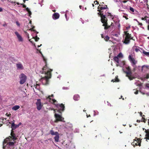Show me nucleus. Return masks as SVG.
Returning <instances> with one entry per match:
<instances>
[{"label": "nucleus", "instance_id": "f257e3e1", "mask_svg": "<svg viewBox=\"0 0 149 149\" xmlns=\"http://www.w3.org/2000/svg\"><path fill=\"white\" fill-rule=\"evenodd\" d=\"M39 50L40 53L42 55L43 61L45 63V65L42 68V70L40 72L41 73H45L46 75L41 79V81L43 85H47L49 83V79L50 78L52 77L51 72L53 70L48 68L47 66L46 59L43 56L40 50Z\"/></svg>", "mask_w": 149, "mask_h": 149}, {"label": "nucleus", "instance_id": "f03ea898", "mask_svg": "<svg viewBox=\"0 0 149 149\" xmlns=\"http://www.w3.org/2000/svg\"><path fill=\"white\" fill-rule=\"evenodd\" d=\"M106 15L105 13H103V11L102 12V15L101 16V21L102 23V26H104V29H107L111 27V26H112L113 23H111L110 25H108L107 21L108 19L106 17Z\"/></svg>", "mask_w": 149, "mask_h": 149}, {"label": "nucleus", "instance_id": "7ed1b4c3", "mask_svg": "<svg viewBox=\"0 0 149 149\" xmlns=\"http://www.w3.org/2000/svg\"><path fill=\"white\" fill-rule=\"evenodd\" d=\"M124 33L125 34L123 37L125 38L123 39L122 42L124 43L128 44L130 43V40L133 39V37H132L131 34L129 33L128 31H124Z\"/></svg>", "mask_w": 149, "mask_h": 149}, {"label": "nucleus", "instance_id": "20e7f679", "mask_svg": "<svg viewBox=\"0 0 149 149\" xmlns=\"http://www.w3.org/2000/svg\"><path fill=\"white\" fill-rule=\"evenodd\" d=\"M10 135H11V136H9L8 138L4 140V142H7V140H12V139H13L14 141H15V140L17 139V138L16 137L14 133V131H13V130H12V129Z\"/></svg>", "mask_w": 149, "mask_h": 149}, {"label": "nucleus", "instance_id": "39448f33", "mask_svg": "<svg viewBox=\"0 0 149 149\" xmlns=\"http://www.w3.org/2000/svg\"><path fill=\"white\" fill-rule=\"evenodd\" d=\"M101 6V4H100L98 7L97 8L98 9L97 11L99 12L98 13V15H100V16L101 19H102V16L103 11H102V10H103V9H109V8H108L107 6V5H106L105 7H100Z\"/></svg>", "mask_w": 149, "mask_h": 149}, {"label": "nucleus", "instance_id": "423d86ee", "mask_svg": "<svg viewBox=\"0 0 149 149\" xmlns=\"http://www.w3.org/2000/svg\"><path fill=\"white\" fill-rule=\"evenodd\" d=\"M19 78L20 79L19 81L20 84H23L26 82L27 77L25 74H21L19 76Z\"/></svg>", "mask_w": 149, "mask_h": 149}, {"label": "nucleus", "instance_id": "0eeeda50", "mask_svg": "<svg viewBox=\"0 0 149 149\" xmlns=\"http://www.w3.org/2000/svg\"><path fill=\"white\" fill-rule=\"evenodd\" d=\"M50 133L51 135H55V136L54 137L55 140L56 142H58L59 139V134L58 132H54L53 130H51L50 131Z\"/></svg>", "mask_w": 149, "mask_h": 149}, {"label": "nucleus", "instance_id": "6e6552de", "mask_svg": "<svg viewBox=\"0 0 149 149\" xmlns=\"http://www.w3.org/2000/svg\"><path fill=\"white\" fill-rule=\"evenodd\" d=\"M128 59L130 61V62L132 64V65L133 66H134L136 64L137 62V61H136L134 57V56L133 55H130L128 56Z\"/></svg>", "mask_w": 149, "mask_h": 149}, {"label": "nucleus", "instance_id": "1a4fd4ad", "mask_svg": "<svg viewBox=\"0 0 149 149\" xmlns=\"http://www.w3.org/2000/svg\"><path fill=\"white\" fill-rule=\"evenodd\" d=\"M55 116L56 118L55 122H58V121H63L64 120L63 117H62L61 115H59L58 114H55Z\"/></svg>", "mask_w": 149, "mask_h": 149}, {"label": "nucleus", "instance_id": "9d476101", "mask_svg": "<svg viewBox=\"0 0 149 149\" xmlns=\"http://www.w3.org/2000/svg\"><path fill=\"white\" fill-rule=\"evenodd\" d=\"M56 107L58 109V111L59 112H61V111H63L65 110V106L64 104H56Z\"/></svg>", "mask_w": 149, "mask_h": 149}, {"label": "nucleus", "instance_id": "9b49d317", "mask_svg": "<svg viewBox=\"0 0 149 149\" xmlns=\"http://www.w3.org/2000/svg\"><path fill=\"white\" fill-rule=\"evenodd\" d=\"M124 72L126 73V76L128 77L130 80H132V79L135 78V77H132V72L131 68H130V70L129 72Z\"/></svg>", "mask_w": 149, "mask_h": 149}, {"label": "nucleus", "instance_id": "f8f14e48", "mask_svg": "<svg viewBox=\"0 0 149 149\" xmlns=\"http://www.w3.org/2000/svg\"><path fill=\"white\" fill-rule=\"evenodd\" d=\"M36 104L37 105V109L38 110H40L41 109L43 105L41 103L40 99H38L36 103Z\"/></svg>", "mask_w": 149, "mask_h": 149}, {"label": "nucleus", "instance_id": "ddd939ff", "mask_svg": "<svg viewBox=\"0 0 149 149\" xmlns=\"http://www.w3.org/2000/svg\"><path fill=\"white\" fill-rule=\"evenodd\" d=\"M141 139L140 140V138H137L136 137L134 140L133 143H134L135 141L136 142V143H135V145H136V146L139 145V146H141Z\"/></svg>", "mask_w": 149, "mask_h": 149}, {"label": "nucleus", "instance_id": "4468645a", "mask_svg": "<svg viewBox=\"0 0 149 149\" xmlns=\"http://www.w3.org/2000/svg\"><path fill=\"white\" fill-rule=\"evenodd\" d=\"M16 66L17 69H23L24 68L22 64L20 63L16 64Z\"/></svg>", "mask_w": 149, "mask_h": 149}, {"label": "nucleus", "instance_id": "2eb2a0df", "mask_svg": "<svg viewBox=\"0 0 149 149\" xmlns=\"http://www.w3.org/2000/svg\"><path fill=\"white\" fill-rule=\"evenodd\" d=\"M15 34H16V36H17L19 41H22L23 40V39L22 37L20 35L18 32H15Z\"/></svg>", "mask_w": 149, "mask_h": 149}, {"label": "nucleus", "instance_id": "dca6fc26", "mask_svg": "<svg viewBox=\"0 0 149 149\" xmlns=\"http://www.w3.org/2000/svg\"><path fill=\"white\" fill-rule=\"evenodd\" d=\"M60 17V15L58 13H54L53 15V18L54 19H57Z\"/></svg>", "mask_w": 149, "mask_h": 149}, {"label": "nucleus", "instance_id": "f3484780", "mask_svg": "<svg viewBox=\"0 0 149 149\" xmlns=\"http://www.w3.org/2000/svg\"><path fill=\"white\" fill-rule=\"evenodd\" d=\"M145 132L146 133V137L145 138H146V141H147V139H149V129L145 130Z\"/></svg>", "mask_w": 149, "mask_h": 149}, {"label": "nucleus", "instance_id": "a211bd4d", "mask_svg": "<svg viewBox=\"0 0 149 149\" xmlns=\"http://www.w3.org/2000/svg\"><path fill=\"white\" fill-rule=\"evenodd\" d=\"M18 125H16L15 123V122H13V123H12V125H11V127L12 129V130H15V128H17V127H18Z\"/></svg>", "mask_w": 149, "mask_h": 149}, {"label": "nucleus", "instance_id": "6ab92c4d", "mask_svg": "<svg viewBox=\"0 0 149 149\" xmlns=\"http://www.w3.org/2000/svg\"><path fill=\"white\" fill-rule=\"evenodd\" d=\"M105 13L106 14V15L108 16H110L111 18H112V19H113V17L111 14V13H109L108 11H107V10L105 11Z\"/></svg>", "mask_w": 149, "mask_h": 149}, {"label": "nucleus", "instance_id": "aec40b11", "mask_svg": "<svg viewBox=\"0 0 149 149\" xmlns=\"http://www.w3.org/2000/svg\"><path fill=\"white\" fill-rule=\"evenodd\" d=\"M73 99L75 100H78L80 99V96L79 95H74L73 97Z\"/></svg>", "mask_w": 149, "mask_h": 149}, {"label": "nucleus", "instance_id": "412c9836", "mask_svg": "<svg viewBox=\"0 0 149 149\" xmlns=\"http://www.w3.org/2000/svg\"><path fill=\"white\" fill-rule=\"evenodd\" d=\"M6 143L9 146H13L15 145V143L13 141H7Z\"/></svg>", "mask_w": 149, "mask_h": 149}, {"label": "nucleus", "instance_id": "4be33fe9", "mask_svg": "<svg viewBox=\"0 0 149 149\" xmlns=\"http://www.w3.org/2000/svg\"><path fill=\"white\" fill-rule=\"evenodd\" d=\"M113 59L115 61H116V63H119V58L118 56V55L117 56H115L113 58Z\"/></svg>", "mask_w": 149, "mask_h": 149}, {"label": "nucleus", "instance_id": "5701e85b", "mask_svg": "<svg viewBox=\"0 0 149 149\" xmlns=\"http://www.w3.org/2000/svg\"><path fill=\"white\" fill-rule=\"evenodd\" d=\"M111 81L112 82H119V80L118 78V76H116L115 79H112Z\"/></svg>", "mask_w": 149, "mask_h": 149}, {"label": "nucleus", "instance_id": "b1692460", "mask_svg": "<svg viewBox=\"0 0 149 149\" xmlns=\"http://www.w3.org/2000/svg\"><path fill=\"white\" fill-rule=\"evenodd\" d=\"M19 108L20 106H15L13 107L12 109L14 110H17V109H19Z\"/></svg>", "mask_w": 149, "mask_h": 149}, {"label": "nucleus", "instance_id": "393cba45", "mask_svg": "<svg viewBox=\"0 0 149 149\" xmlns=\"http://www.w3.org/2000/svg\"><path fill=\"white\" fill-rule=\"evenodd\" d=\"M142 119L143 120H141V122H143L144 123H146V120L145 118V115H143V114Z\"/></svg>", "mask_w": 149, "mask_h": 149}, {"label": "nucleus", "instance_id": "a878e982", "mask_svg": "<svg viewBox=\"0 0 149 149\" xmlns=\"http://www.w3.org/2000/svg\"><path fill=\"white\" fill-rule=\"evenodd\" d=\"M35 87L37 89V90H40V86L39 84H37V83L36 85H35Z\"/></svg>", "mask_w": 149, "mask_h": 149}, {"label": "nucleus", "instance_id": "bb28decb", "mask_svg": "<svg viewBox=\"0 0 149 149\" xmlns=\"http://www.w3.org/2000/svg\"><path fill=\"white\" fill-rule=\"evenodd\" d=\"M33 38H34L36 41H38L39 40L40 38L38 37V36L36 35L35 37H33Z\"/></svg>", "mask_w": 149, "mask_h": 149}, {"label": "nucleus", "instance_id": "cd10ccee", "mask_svg": "<svg viewBox=\"0 0 149 149\" xmlns=\"http://www.w3.org/2000/svg\"><path fill=\"white\" fill-rule=\"evenodd\" d=\"M110 38V37H109L108 36H106L104 38V40L106 41H108L109 40V39Z\"/></svg>", "mask_w": 149, "mask_h": 149}, {"label": "nucleus", "instance_id": "c85d7f7f", "mask_svg": "<svg viewBox=\"0 0 149 149\" xmlns=\"http://www.w3.org/2000/svg\"><path fill=\"white\" fill-rule=\"evenodd\" d=\"M35 28V26H33V27L32 28V29H30V30H31V31H35L37 34V33H38V32H37V31H36V30H35V29H34V28Z\"/></svg>", "mask_w": 149, "mask_h": 149}, {"label": "nucleus", "instance_id": "c756f323", "mask_svg": "<svg viewBox=\"0 0 149 149\" xmlns=\"http://www.w3.org/2000/svg\"><path fill=\"white\" fill-rule=\"evenodd\" d=\"M143 53L145 54V55H146L147 56H149V52H146L145 51H143Z\"/></svg>", "mask_w": 149, "mask_h": 149}, {"label": "nucleus", "instance_id": "7c9ffc66", "mask_svg": "<svg viewBox=\"0 0 149 149\" xmlns=\"http://www.w3.org/2000/svg\"><path fill=\"white\" fill-rule=\"evenodd\" d=\"M53 102L54 103V104L56 106V104H57V102L56 100L55 99H53L52 100Z\"/></svg>", "mask_w": 149, "mask_h": 149}, {"label": "nucleus", "instance_id": "2f4dec72", "mask_svg": "<svg viewBox=\"0 0 149 149\" xmlns=\"http://www.w3.org/2000/svg\"><path fill=\"white\" fill-rule=\"evenodd\" d=\"M130 11H131L132 12H134V8H133L131 6H130Z\"/></svg>", "mask_w": 149, "mask_h": 149}, {"label": "nucleus", "instance_id": "473e14b6", "mask_svg": "<svg viewBox=\"0 0 149 149\" xmlns=\"http://www.w3.org/2000/svg\"><path fill=\"white\" fill-rule=\"evenodd\" d=\"M118 57H123V54L121 53H119L118 55Z\"/></svg>", "mask_w": 149, "mask_h": 149}, {"label": "nucleus", "instance_id": "72a5a7b5", "mask_svg": "<svg viewBox=\"0 0 149 149\" xmlns=\"http://www.w3.org/2000/svg\"><path fill=\"white\" fill-rule=\"evenodd\" d=\"M126 68L127 70V71H129L130 69V67H129V66H128V67H126Z\"/></svg>", "mask_w": 149, "mask_h": 149}, {"label": "nucleus", "instance_id": "f704fd0d", "mask_svg": "<svg viewBox=\"0 0 149 149\" xmlns=\"http://www.w3.org/2000/svg\"><path fill=\"white\" fill-rule=\"evenodd\" d=\"M28 13L29 16H30L31 15V11H30L29 9V11L28 12Z\"/></svg>", "mask_w": 149, "mask_h": 149}, {"label": "nucleus", "instance_id": "c9c22d12", "mask_svg": "<svg viewBox=\"0 0 149 149\" xmlns=\"http://www.w3.org/2000/svg\"><path fill=\"white\" fill-rule=\"evenodd\" d=\"M102 3L101 5V6L100 7H106L105 5L104 6V5H103V4H104V2H102V3Z\"/></svg>", "mask_w": 149, "mask_h": 149}, {"label": "nucleus", "instance_id": "e433bc0d", "mask_svg": "<svg viewBox=\"0 0 149 149\" xmlns=\"http://www.w3.org/2000/svg\"><path fill=\"white\" fill-rule=\"evenodd\" d=\"M135 51L136 52H139V51H140V50L139 49V48H136L135 49Z\"/></svg>", "mask_w": 149, "mask_h": 149}, {"label": "nucleus", "instance_id": "4c0bfd02", "mask_svg": "<svg viewBox=\"0 0 149 149\" xmlns=\"http://www.w3.org/2000/svg\"><path fill=\"white\" fill-rule=\"evenodd\" d=\"M146 77L147 79L149 78V74H147Z\"/></svg>", "mask_w": 149, "mask_h": 149}, {"label": "nucleus", "instance_id": "58836bf2", "mask_svg": "<svg viewBox=\"0 0 149 149\" xmlns=\"http://www.w3.org/2000/svg\"><path fill=\"white\" fill-rule=\"evenodd\" d=\"M138 23L139 25L140 26H142L143 25L142 23H140L139 22V21H138Z\"/></svg>", "mask_w": 149, "mask_h": 149}, {"label": "nucleus", "instance_id": "ea45409f", "mask_svg": "<svg viewBox=\"0 0 149 149\" xmlns=\"http://www.w3.org/2000/svg\"><path fill=\"white\" fill-rule=\"evenodd\" d=\"M54 95L53 94H52L51 96H49L48 97V98L49 99V100H51V96H53Z\"/></svg>", "mask_w": 149, "mask_h": 149}, {"label": "nucleus", "instance_id": "a19ab883", "mask_svg": "<svg viewBox=\"0 0 149 149\" xmlns=\"http://www.w3.org/2000/svg\"><path fill=\"white\" fill-rule=\"evenodd\" d=\"M96 2L97 4H98L99 3V2H98L97 1H95L94 2V3H95Z\"/></svg>", "mask_w": 149, "mask_h": 149}, {"label": "nucleus", "instance_id": "79ce46f5", "mask_svg": "<svg viewBox=\"0 0 149 149\" xmlns=\"http://www.w3.org/2000/svg\"><path fill=\"white\" fill-rule=\"evenodd\" d=\"M21 4L22 5V7L24 8H26V6L24 4H22V3H21Z\"/></svg>", "mask_w": 149, "mask_h": 149}, {"label": "nucleus", "instance_id": "37998d69", "mask_svg": "<svg viewBox=\"0 0 149 149\" xmlns=\"http://www.w3.org/2000/svg\"><path fill=\"white\" fill-rule=\"evenodd\" d=\"M127 16L126 15H123V17L124 18H125L126 19H128V18L127 17Z\"/></svg>", "mask_w": 149, "mask_h": 149}, {"label": "nucleus", "instance_id": "c03bdc74", "mask_svg": "<svg viewBox=\"0 0 149 149\" xmlns=\"http://www.w3.org/2000/svg\"><path fill=\"white\" fill-rule=\"evenodd\" d=\"M16 23L17 24V25L18 26H20V24H19V23L18 22V21H17L16 22Z\"/></svg>", "mask_w": 149, "mask_h": 149}, {"label": "nucleus", "instance_id": "a18cd8bd", "mask_svg": "<svg viewBox=\"0 0 149 149\" xmlns=\"http://www.w3.org/2000/svg\"><path fill=\"white\" fill-rule=\"evenodd\" d=\"M146 17H144H144H142V18H141V19H142V20H146V21H147V19H146Z\"/></svg>", "mask_w": 149, "mask_h": 149}, {"label": "nucleus", "instance_id": "49530a36", "mask_svg": "<svg viewBox=\"0 0 149 149\" xmlns=\"http://www.w3.org/2000/svg\"><path fill=\"white\" fill-rule=\"evenodd\" d=\"M26 10L28 12V13H29V8H26Z\"/></svg>", "mask_w": 149, "mask_h": 149}, {"label": "nucleus", "instance_id": "de8ad7c7", "mask_svg": "<svg viewBox=\"0 0 149 149\" xmlns=\"http://www.w3.org/2000/svg\"><path fill=\"white\" fill-rule=\"evenodd\" d=\"M139 113L140 115V116H141L142 117V115H143L142 112H141V111H140V112H139Z\"/></svg>", "mask_w": 149, "mask_h": 149}, {"label": "nucleus", "instance_id": "09e8293b", "mask_svg": "<svg viewBox=\"0 0 149 149\" xmlns=\"http://www.w3.org/2000/svg\"><path fill=\"white\" fill-rule=\"evenodd\" d=\"M29 41L30 42L32 43H33V40H32V39H30V40H29Z\"/></svg>", "mask_w": 149, "mask_h": 149}, {"label": "nucleus", "instance_id": "8fccbe9b", "mask_svg": "<svg viewBox=\"0 0 149 149\" xmlns=\"http://www.w3.org/2000/svg\"><path fill=\"white\" fill-rule=\"evenodd\" d=\"M127 1H126V0H124V1H122V2H123L124 3H126V2H127Z\"/></svg>", "mask_w": 149, "mask_h": 149}, {"label": "nucleus", "instance_id": "3c124183", "mask_svg": "<svg viewBox=\"0 0 149 149\" xmlns=\"http://www.w3.org/2000/svg\"><path fill=\"white\" fill-rule=\"evenodd\" d=\"M138 93V90H137V91H136V92H134V93L135 94H137V93Z\"/></svg>", "mask_w": 149, "mask_h": 149}, {"label": "nucleus", "instance_id": "603ef678", "mask_svg": "<svg viewBox=\"0 0 149 149\" xmlns=\"http://www.w3.org/2000/svg\"><path fill=\"white\" fill-rule=\"evenodd\" d=\"M101 35L102 38H104V36L103 35V34H101Z\"/></svg>", "mask_w": 149, "mask_h": 149}, {"label": "nucleus", "instance_id": "864d4df0", "mask_svg": "<svg viewBox=\"0 0 149 149\" xmlns=\"http://www.w3.org/2000/svg\"><path fill=\"white\" fill-rule=\"evenodd\" d=\"M21 122H20L18 124V127H19V126L20 125H21Z\"/></svg>", "mask_w": 149, "mask_h": 149}, {"label": "nucleus", "instance_id": "5fc2aeb1", "mask_svg": "<svg viewBox=\"0 0 149 149\" xmlns=\"http://www.w3.org/2000/svg\"><path fill=\"white\" fill-rule=\"evenodd\" d=\"M3 11V8H0V12L2 11Z\"/></svg>", "mask_w": 149, "mask_h": 149}, {"label": "nucleus", "instance_id": "6e6d98bb", "mask_svg": "<svg viewBox=\"0 0 149 149\" xmlns=\"http://www.w3.org/2000/svg\"><path fill=\"white\" fill-rule=\"evenodd\" d=\"M3 26H7V24L5 23V24H3Z\"/></svg>", "mask_w": 149, "mask_h": 149}, {"label": "nucleus", "instance_id": "4d7b16f0", "mask_svg": "<svg viewBox=\"0 0 149 149\" xmlns=\"http://www.w3.org/2000/svg\"><path fill=\"white\" fill-rule=\"evenodd\" d=\"M145 66H142V69H141V70L142 71L143 70V68H144V67H145Z\"/></svg>", "mask_w": 149, "mask_h": 149}, {"label": "nucleus", "instance_id": "13d9d810", "mask_svg": "<svg viewBox=\"0 0 149 149\" xmlns=\"http://www.w3.org/2000/svg\"><path fill=\"white\" fill-rule=\"evenodd\" d=\"M136 121L138 123H140V122H141V121L139 120H137Z\"/></svg>", "mask_w": 149, "mask_h": 149}, {"label": "nucleus", "instance_id": "bf43d9fd", "mask_svg": "<svg viewBox=\"0 0 149 149\" xmlns=\"http://www.w3.org/2000/svg\"><path fill=\"white\" fill-rule=\"evenodd\" d=\"M134 21H137V23H138V20H137V19H134Z\"/></svg>", "mask_w": 149, "mask_h": 149}, {"label": "nucleus", "instance_id": "052dcab7", "mask_svg": "<svg viewBox=\"0 0 149 149\" xmlns=\"http://www.w3.org/2000/svg\"><path fill=\"white\" fill-rule=\"evenodd\" d=\"M65 15L66 19H67V15L66 14H65Z\"/></svg>", "mask_w": 149, "mask_h": 149}, {"label": "nucleus", "instance_id": "680f3d73", "mask_svg": "<svg viewBox=\"0 0 149 149\" xmlns=\"http://www.w3.org/2000/svg\"><path fill=\"white\" fill-rule=\"evenodd\" d=\"M15 122V120H13V121H12L11 122V124L12 123H13V122Z\"/></svg>", "mask_w": 149, "mask_h": 149}, {"label": "nucleus", "instance_id": "e2e57ef3", "mask_svg": "<svg viewBox=\"0 0 149 149\" xmlns=\"http://www.w3.org/2000/svg\"><path fill=\"white\" fill-rule=\"evenodd\" d=\"M23 1L24 2H25L26 0H23Z\"/></svg>", "mask_w": 149, "mask_h": 149}, {"label": "nucleus", "instance_id": "0e129e2a", "mask_svg": "<svg viewBox=\"0 0 149 149\" xmlns=\"http://www.w3.org/2000/svg\"><path fill=\"white\" fill-rule=\"evenodd\" d=\"M3 120V119H0V121H2V120Z\"/></svg>", "mask_w": 149, "mask_h": 149}, {"label": "nucleus", "instance_id": "69168bd1", "mask_svg": "<svg viewBox=\"0 0 149 149\" xmlns=\"http://www.w3.org/2000/svg\"><path fill=\"white\" fill-rule=\"evenodd\" d=\"M148 30H149V25L148 26Z\"/></svg>", "mask_w": 149, "mask_h": 149}, {"label": "nucleus", "instance_id": "338daca9", "mask_svg": "<svg viewBox=\"0 0 149 149\" xmlns=\"http://www.w3.org/2000/svg\"><path fill=\"white\" fill-rule=\"evenodd\" d=\"M87 117H91V116H90V115H89V116H88V115H87Z\"/></svg>", "mask_w": 149, "mask_h": 149}, {"label": "nucleus", "instance_id": "774afa93", "mask_svg": "<svg viewBox=\"0 0 149 149\" xmlns=\"http://www.w3.org/2000/svg\"><path fill=\"white\" fill-rule=\"evenodd\" d=\"M3 124H0V127H1L2 125Z\"/></svg>", "mask_w": 149, "mask_h": 149}]
</instances>
